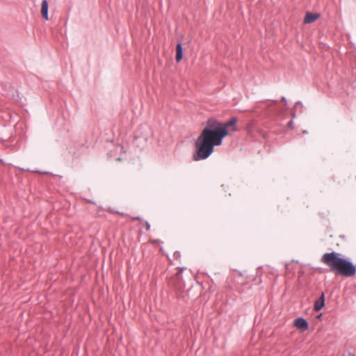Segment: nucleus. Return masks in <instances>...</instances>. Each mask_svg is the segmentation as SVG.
Instances as JSON below:
<instances>
[{"mask_svg": "<svg viewBox=\"0 0 356 356\" xmlns=\"http://www.w3.org/2000/svg\"><path fill=\"white\" fill-rule=\"evenodd\" d=\"M236 118H232L227 122H220L214 118H209L195 141L193 160L207 159L213 152L214 147L220 145L222 139L229 134V127H232V131L236 130Z\"/></svg>", "mask_w": 356, "mask_h": 356, "instance_id": "nucleus-1", "label": "nucleus"}, {"mask_svg": "<svg viewBox=\"0 0 356 356\" xmlns=\"http://www.w3.org/2000/svg\"><path fill=\"white\" fill-rule=\"evenodd\" d=\"M321 261L335 275L348 277L356 273V267L350 261L339 257L334 252L324 254Z\"/></svg>", "mask_w": 356, "mask_h": 356, "instance_id": "nucleus-2", "label": "nucleus"}, {"mask_svg": "<svg viewBox=\"0 0 356 356\" xmlns=\"http://www.w3.org/2000/svg\"><path fill=\"white\" fill-rule=\"evenodd\" d=\"M184 268H178V272L169 281V285L172 286L178 298L184 297L185 284L182 280L181 273Z\"/></svg>", "mask_w": 356, "mask_h": 356, "instance_id": "nucleus-3", "label": "nucleus"}, {"mask_svg": "<svg viewBox=\"0 0 356 356\" xmlns=\"http://www.w3.org/2000/svg\"><path fill=\"white\" fill-rule=\"evenodd\" d=\"M321 15L319 13H313L307 12L304 18L305 24H310L320 18Z\"/></svg>", "mask_w": 356, "mask_h": 356, "instance_id": "nucleus-4", "label": "nucleus"}, {"mask_svg": "<svg viewBox=\"0 0 356 356\" xmlns=\"http://www.w3.org/2000/svg\"><path fill=\"white\" fill-rule=\"evenodd\" d=\"M294 325L299 329L305 331L309 327V324L306 320L302 318H298L294 322Z\"/></svg>", "mask_w": 356, "mask_h": 356, "instance_id": "nucleus-5", "label": "nucleus"}, {"mask_svg": "<svg viewBox=\"0 0 356 356\" xmlns=\"http://www.w3.org/2000/svg\"><path fill=\"white\" fill-rule=\"evenodd\" d=\"M325 305V295L324 293H321L320 298L316 300L314 302V309L315 311L318 312L321 310Z\"/></svg>", "mask_w": 356, "mask_h": 356, "instance_id": "nucleus-6", "label": "nucleus"}, {"mask_svg": "<svg viewBox=\"0 0 356 356\" xmlns=\"http://www.w3.org/2000/svg\"><path fill=\"white\" fill-rule=\"evenodd\" d=\"M41 15L45 20H48V2L43 0L41 5Z\"/></svg>", "mask_w": 356, "mask_h": 356, "instance_id": "nucleus-7", "label": "nucleus"}, {"mask_svg": "<svg viewBox=\"0 0 356 356\" xmlns=\"http://www.w3.org/2000/svg\"><path fill=\"white\" fill-rule=\"evenodd\" d=\"M183 57V48L181 43H178L176 47V61L179 63Z\"/></svg>", "mask_w": 356, "mask_h": 356, "instance_id": "nucleus-8", "label": "nucleus"}, {"mask_svg": "<svg viewBox=\"0 0 356 356\" xmlns=\"http://www.w3.org/2000/svg\"><path fill=\"white\" fill-rule=\"evenodd\" d=\"M173 257H174L175 259L179 260V259H181V253L179 252H178V251L175 252L174 254H173Z\"/></svg>", "mask_w": 356, "mask_h": 356, "instance_id": "nucleus-9", "label": "nucleus"}, {"mask_svg": "<svg viewBox=\"0 0 356 356\" xmlns=\"http://www.w3.org/2000/svg\"><path fill=\"white\" fill-rule=\"evenodd\" d=\"M145 225L146 230H147V231H148V230H149V229H150V225L149 224V222H145Z\"/></svg>", "mask_w": 356, "mask_h": 356, "instance_id": "nucleus-10", "label": "nucleus"}, {"mask_svg": "<svg viewBox=\"0 0 356 356\" xmlns=\"http://www.w3.org/2000/svg\"><path fill=\"white\" fill-rule=\"evenodd\" d=\"M288 127H293V121L292 120H290L288 122Z\"/></svg>", "mask_w": 356, "mask_h": 356, "instance_id": "nucleus-11", "label": "nucleus"}, {"mask_svg": "<svg viewBox=\"0 0 356 356\" xmlns=\"http://www.w3.org/2000/svg\"><path fill=\"white\" fill-rule=\"evenodd\" d=\"M157 242H158V241H156V240H154V241H153V243H157Z\"/></svg>", "mask_w": 356, "mask_h": 356, "instance_id": "nucleus-12", "label": "nucleus"}]
</instances>
